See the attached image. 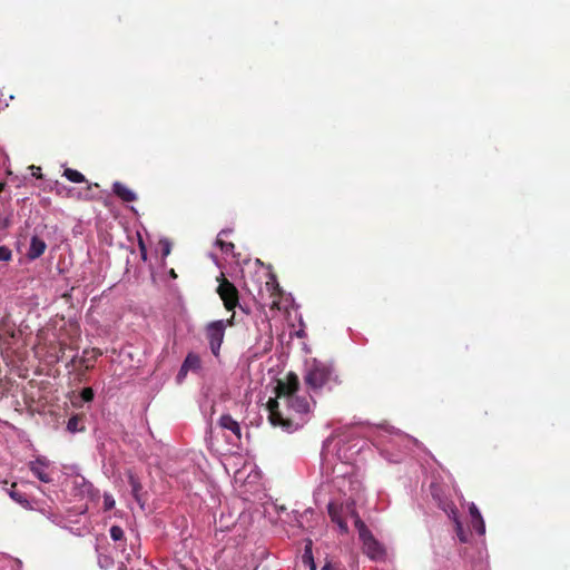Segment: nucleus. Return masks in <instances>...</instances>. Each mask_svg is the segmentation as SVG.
<instances>
[{"instance_id": "nucleus-1", "label": "nucleus", "mask_w": 570, "mask_h": 570, "mask_svg": "<svg viewBox=\"0 0 570 570\" xmlns=\"http://www.w3.org/2000/svg\"><path fill=\"white\" fill-rule=\"evenodd\" d=\"M299 389L298 376L294 372H289L283 380H278L275 386V399H271L267 402V409L269 412V421L274 426H281L287 432H292L297 429L293 420L284 417L279 411L278 400H283L287 409L297 414H307L311 412V402L306 396H298L296 392Z\"/></svg>"}, {"instance_id": "nucleus-2", "label": "nucleus", "mask_w": 570, "mask_h": 570, "mask_svg": "<svg viewBox=\"0 0 570 570\" xmlns=\"http://www.w3.org/2000/svg\"><path fill=\"white\" fill-rule=\"evenodd\" d=\"M304 382L313 391L321 390L331 384L337 385L342 383L331 364L317 360H314L308 365L304 375Z\"/></svg>"}, {"instance_id": "nucleus-3", "label": "nucleus", "mask_w": 570, "mask_h": 570, "mask_svg": "<svg viewBox=\"0 0 570 570\" xmlns=\"http://www.w3.org/2000/svg\"><path fill=\"white\" fill-rule=\"evenodd\" d=\"M217 282L218 287L216 292L223 301L225 308L227 311H234L235 307L239 304L238 289L225 277L223 273L219 275V277H217Z\"/></svg>"}, {"instance_id": "nucleus-4", "label": "nucleus", "mask_w": 570, "mask_h": 570, "mask_svg": "<svg viewBox=\"0 0 570 570\" xmlns=\"http://www.w3.org/2000/svg\"><path fill=\"white\" fill-rule=\"evenodd\" d=\"M226 324L223 320L214 321L206 326V337L212 353L219 355L220 346L225 336Z\"/></svg>"}, {"instance_id": "nucleus-5", "label": "nucleus", "mask_w": 570, "mask_h": 570, "mask_svg": "<svg viewBox=\"0 0 570 570\" xmlns=\"http://www.w3.org/2000/svg\"><path fill=\"white\" fill-rule=\"evenodd\" d=\"M361 541L363 543V550L370 559L380 560L385 557L384 547L374 538L372 533L361 539Z\"/></svg>"}, {"instance_id": "nucleus-6", "label": "nucleus", "mask_w": 570, "mask_h": 570, "mask_svg": "<svg viewBox=\"0 0 570 570\" xmlns=\"http://www.w3.org/2000/svg\"><path fill=\"white\" fill-rule=\"evenodd\" d=\"M29 469L41 482L50 483L52 481V476L49 469V461L43 458H37L35 461L29 463Z\"/></svg>"}, {"instance_id": "nucleus-7", "label": "nucleus", "mask_w": 570, "mask_h": 570, "mask_svg": "<svg viewBox=\"0 0 570 570\" xmlns=\"http://www.w3.org/2000/svg\"><path fill=\"white\" fill-rule=\"evenodd\" d=\"M218 425L223 430L230 431L233 438L229 440L230 443L237 444L242 439V429L239 423L233 419L230 414H223L218 420Z\"/></svg>"}, {"instance_id": "nucleus-8", "label": "nucleus", "mask_w": 570, "mask_h": 570, "mask_svg": "<svg viewBox=\"0 0 570 570\" xmlns=\"http://www.w3.org/2000/svg\"><path fill=\"white\" fill-rule=\"evenodd\" d=\"M265 291L269 295V302H266V304L269 305L272 309H279L282 289L275 275H271L269 279L265 283Z\"/></svg>"}, {"instance_id": "nucleus-9", "label": "nucleus", "mask_w": 570, "mask_h": 570, "mask_svg": "<svg viewBox=\"0 0 570 570\" xmlns=\"http://www.w3.org/2000/svg\"><path fill=\"white\" fill-rule=\"evenodd\" d=\"M112 191L122 202L131 203L137 200L136 193L132 191L127 185L120 181H115L112 184Z\"/></svg>"}, {"instance_id": "nucleus-10", "label": "nucleus", "mask_w": 570, "mask_h": 570, "mask_svg": "<svg viewBox=\"0 0 570 570\" xmlns=\"http://www.w3.org/2000/svg\"><path fill=\"white\" fill-rule=\"evenodd\" d=\"M46 248V242L42 238L35 235L31 237L27 257L31 261L37 259L45 253Z\"/></svg>"}, {"instance_id": "nucleus-11", "label": "nucleus", "mask_w": 570, "mask_h": 570, "mask_svg": "<svg viewBox=\"0 0 570 570\" xmlns=\"http://www.w3.org/2000/svg\"><path fill=\"white\" fill-rule=\"evenodd\" d=\"M102 353L97 350H83L82 355L79 357V363L85 366L86 370H90L94 367V363L96 362L97 357L100 356Z\"/></svg>"}, {"instance_id": "nucleus-12", "label": "nucleus", "mask_w": 570, "mask_h": 570, "mask_svg": "<svg viewBox=\"0 0 570 570\" xmlns=\"http://www.w3.org/2000/svg\"><path fill=\"white\" fill-rule=\"evenodd\" d=\"M433 497L438 500L439 508L442 509L451 520H456L459 514L455 504L452 501L441 498L436 494H433Z\"/></svg>"}, {"instance_id": "nucleus-13", "label": "nucleus", "mask_w": 570, "mask_h": 570, "mask_svg": "<svg viewBox=\"0 0 570 570\" xmlns=\"http://www.w3.org/2000/svg\"><path fill=\"white\" fill-rule=\"evenodd\" d=\"M8 494L13 501L19 503L24 509H33L26 494L17 489V483H11L10 489H8Z\"/></svg>"}, {"instance_id": "nucleus-14", "label": "nucleus", "mask_w": 570, "mask_h": 570, "mask_svg": "<svg viewBox=\"0 0 570 570\" xmlns=\"http://www.w3.org/2000/svg\"><path fill=\"white\" fill-rule=\"evenodd\" d=\"M200 365V357L195 353H188L181 364V372L197 371Z\"/></svg>"}, {"instance_id": "nucleus-15", "label": "nucleus", "mask_w": 570, "mask_h": 570, "mask_svg": "<svg viewBox=\"0 0 570 570\" xmlns=\"http://www.w3.org/2000/svg\"><path fill=\"white\" fill-rule=\"evenodd\" d=\"M352 518L354 519V525L357 529L360 540L372 533L357 512L352 511Z\"/></svg>"}, {"instance_id": "nucleus-16", "label": "nucleus", "mask_w": 570, "mask_h": 570, "mask_svg": "<svg viewBox=\"0 0 570 570\" xmlns=\"http://www.w3.org/2000/svg\"><path fill=\"white\" fill-rule=\"evenodd\" d=\"M128 482H129V485L131 488V492L135 497V499L139 502L140 501V491L142 489L141 487V483L139 482L138 478L132 474V473H129L128 475Z\"/></svg>"}, {"instance_id": "nucleus-17", "label": "nucleus", "mask_w": 570, "mask_h": 570, "mask_svg": "<svg viewBox=\"0 0 570 570\" xmlns=\"http://www.w3.org/2000/svg\"><path fill=\"white\" fill-rule=\"evenodd\" d=\"M303 563L308 566L311 570H316V564L314 562L313 553H312V541L309 540L305 547L304 554L302 557Z\"/></svg>"}, {"instance_id": "nucleus-18", "label": "nucleus", "mask_w": 570, "mask_h": 570, "mask_svg": "<svg viewBox=\"0 0 570 570\" xmlns=\"http://www.w3.org/2000/svg\"><path fill=\"white\" fill-rule=\"evenodd\" d=\"M63 176L72 183H83L86 180L85 176L80 171L72 168H66L63 170Z\"/></svg>"}, {"instance_id": "nucleus-19", "label": "nucleus", "mask_w": 570, "mask_h": 570, "mask_svg": "<svg viewBox=\"0 0 570 570\" xmlns=\"http://www.w3.org/2000/svg\"><path fill=\"white\" fill-rule=\"evenodd\" d=\"M470 514H471L472 520L478 521L480 523V528H479L480 535H483L485 533L484 520H483L479 509L474 504H472L470 507Z\"/></svg>"}, {"instance_id": "nucleus-20", "label": "nucleus", "mask_w": 570, "mask_h": 570, "mask_svg": "<svg viewBox=\"0 0 570 570\" xmlns=\"http://www.w3.org/2000/svg\"><path fill=\"white\" fill-rule=\"evenodd\" d=\"M227 234V230H222L219 234H218V237L216 239V245L224 252V253H230L234 248H235V245L230 242H226L222 238L223 235H226Z\"/></svg>"}, {"instance_id": "nucleus-21", "label": "nucleus", "mask_w": 570, "mask_h": 570, "mask_svg": "<svg viewBox=\"0 0 570 570\" xmlns=\"http://www.w3.org/2000/svg\"><path fill=\"white\" fill-rule=\"evenodd\" d=\"M80 417L78 415L71 416L67 422V430L71 433L82 431L83 426H79Z\"/></svg>"}, {"instance_id": "nucleus-22", "label": "nucleus", "mask_w": 570, "mask_h": 570, "mask_svg": "<svg viewBox=\"0 0 570 570\" xmlns=\"http://www.w3.org/2000/svg\"><path fill=\"white\" fill-rule=\"evenodd\" d=\"M109 532L115 542L125 540V532L119 525H112Z\"/></svg>"}, {"instance_id": "nucleus-23", "label": "nucleus", "mask_w": 570, "mask_h": 570, "mask_svg": "<svg viewBox=\"0 0 570 570\" xmlns=\"http://www.w3.org/2000/svg\"><path fill=\"white\" fill-rule=\"evenodd\" d=\"M453 522H454V525H455V533L459 537L460 541L461 542H466L468 541V534L465 533V531L463 529V525H462L461 521L459 520V517H456V520H453Z\"/></svg>"}, {"instance_id": "nucleus-24", "label": "nucleus", "mask_w": 570, "mask_h": 570, "mask_svg": "<svg viewBox=\"0 0 570 570\" xmlns=\"http://www.w3.org/2000/svg\"><path fill=\"white\" fill-rule=\"evenodd\" d=\"M327 511H328V515L331 517L333 522H335L336 520L342 518L341 514H340L338 507L336 504H334V503H328Z\"/></svg>"}, {"instance_id": "nucleus-25", "label": "nucleus", "mask_w": 570, "mask_h": 570, "mask_svg": "<svg viewBox=\"0 0 570 570\" xmlns=\"http://www.w3.org/2000/svg\"><path fill=\"white\" fill-rule=\"evenodd\" d=\"M12 258V252L7 246H0V262H9Z\"/></svg>"}, {"instance_id": "nucleus-26", "label": "nucleus", "mask_w": 570, "mask_h": 570, "mask_svg": "<svg viewBox=\"0 0 570 570\" xmlns=\"http://www.w3.org/2000/svg\"><path fill=\"white\" fill-rule=\"evenodd\" d=\"M94 396H95V393H94V390L91 387H85L81 391V399L85 402H91L94 400Z\"/></svg>"}, {"instance_id": "nucleus-27", "label": "nucleus", "mask_w": 570, "mask_h": 570, "mask_svg": "<svg viewBox=\"0 0 570 570\" xmlns=\"http://www.w3.org/2000/svg\"><path fill=\"white\" fill-rule=\"evenodd\" d=\"M41 513L45 514L48 519H50L51 521L56 522L57 518H58V513H56L50 507L48 509L46 508H41L40 509Z\"/></svg>"}, {"instance_id": "nucleus-28", "label": "nucleus", "mask_w": 570, "mask_h": 570, "mask_svg": "<svg viewBox=\"0 0 570 570\" xmlns=\"http://www.w3.org/2000/svg\"><path fill=\"white\" fill-rule=\"evenodd\" d=\"M115 507V500L112 495L105 494L104 495V508L105 510H111Z\"/></svg>"}, {"instance_id": "nucleus-29", "label": "nucleus", "mask_w": 570, "mask_h": 570, "mask_svg": "<svg viewBox=\"0 0 570 570\" xmlns=\"http://www.w3.org/2000/svg\"><path fill=\"white\" fill-rule=\"evenodd\" d=\"M335 523H337V525L342 532H344V533L347 532V530H348L347 523L343 518H340L338 520H336Z\"/></svg>"}, {"instance_id": "nucleus-30", "label": "nucleus", "mask_w": 570, "mask_h": 570, "mask_svg": "<svg viewBox=\"0 0 570 570\" xmlns=\"http://www.w3.org/2000/svg\"><path fill=\"white\" fill-rule=\"evenodd\" d=\"M335 523H337V525L342 532H344V533L347 532V530H348L347 523L343 518H340L338 520H336Z\"/></svg>"}, {"instance_id": "nucleus-31", "label": "nucleus", "mask_w": 570, "mask_h": 570, "mask_svg": "<svg viewBox=\"0 0 570 570\" xmlns=\"http://www.w3.org/2000/svg\"><path fill=\"white\" fill-rule=\"evenodd\" d=\"M31 169H32V175L37 178H41V168L40 167H36V166H31Z\"/></svg>"}, {"instance_id": "nucleus-32", "label": "nucleus", "mask_w": 570, "mask_h": 570, "mask_svg": "<svg viewBox=\"0 0 570 570\" xmlns=\"http://www.w3.org/2000/svg\"><path fill=\"white\" fill-rule=\"evenodd\" d=\"M139 247H140V252H141V257L142 259H146L147 257V253H146V247H145V244L142 240L139 242Z\"/></svg>"}, {"instance_id": "nucleus-33", "label": "nucleus", "mask_w": 570, "mask_h": 570, "mask_svg": "<svg viewBox=\"0 0 570 570\" xmlns=\"http://www.w3.org/2000/svg\"><path fill=\"white\" fill-rule=\"evenodd\" d=\"M472 527L480 534V523L478 521L472 520Z\"/></svg>"}, {"instance_id": "nucleus-34", "label": "nucleus", "mask_w": 570, "mask_h": 570, "mask_svg": "<svg viewBox=\"0 0 570 570\" xmlns=\"http://www.w3.org/2000/svg\"><path fill=\"white\" fill-rule=\"evenodd\" d=\"M321 570H334L331 563H325Z\"/></svg>"}, {"instance_id": "nucleus-35", "label": "nucleus", "mask_w": 570, "mask_h": 570, "mask_svg": "<svg viewBox=\"0 0 570 570\" xmlns=\"http://www.w3.org/2000/svg\"><path fill=\"white\" fill-rule=\"evenodd\" d=\"M187 373L188 372H181V368H180L177 377L180 380V379L185 377L187 375Z\"/></svg>"}, {"instance_id": "nucleus-36", "label": "nucleus", "mask_w": 570, "mask_h": 570, "mask_svg": "<svg viewBox=\"0 0 570 570\" xmlns=\"http://www.w3.org/2000/svg\"><path fill=\"white\" fill-rule=\"evenodd\" d=\"M4 187H6V183L0 181V193L4 189Z\"/></svg>"}, {"instance_id": "nucleus-37", "label": "nucleus", "mask_w": 570, "mask_h": 570, "mask_svg": "<svg viewBox=\"0 0 570 570\" xmlns=\"http://www.w3.org/2000/svg\"><path fill=\"white\" fill-rule=\"evenodd\" d=\"M170 276H171V277H174V278H176V277H177V274L175 273V271H174V269H170Z\"/></svg>"}, {"instance_id": "nucleus-38", "label": "nucleus", "mask_w": 570, "mask_h": 570, "mask_svg": "<svg viewBox=\"0 0 570 570\" xmlns=\"http://www.w3.org/2000/svg\"><path fill=\"white\" fill-rule=\"evenodd\" d=\"M169 252H170V249H169V247L167 246V247L165 248V250H164V255H168V254H169Z\"/></svg>"}, {"instance_id": "nucleus-39", "label": "nucleus", "mask_w": 570, "mask_h": 570, "mask_svg": "<svg viewBox=\"0 0 570 570\" xmlns=\"http://www.w3.org/2000/svg\"><path fill=\"white\" fill-rule=\"evenodd\" d=\"M76 361H77V356H73V357L71 358V361H70V364H72V365H73V364L76 363Z\"/></svg>"}]
</instances>
